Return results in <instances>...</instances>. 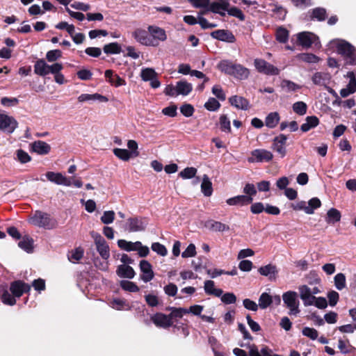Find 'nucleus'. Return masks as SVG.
I'll return each mask as SVG.
<instances>
[{"mask_svg":"<svg viewBox=\"0 0 356 356\" xmlns=\"http://www.w3.org/2000/svg\"><path fill=\"white\" fill-rule=\"evenodd\" d=\"M275 301L277 305L280 303V297L279 296H271L268 293H263L259 298V307L265 309L268 307L270 306L273 302Z\"/></svg>","mask_w":356,"mask_h":356,"instance_id":"obj_16","label":"nucleus"},{"mask_svg":"<svg viewBox=\"0 0 356 356\" xmlns=\"http://www.w3.org/2000/svg\"><path fill=\"white\" fill-rule=\"evenodd\" d=\"M317 37L310 32H302L298 35L300 44L305 47H309L315 42Z\"/></svg>","mask_w":356,"mask_h":356,"instance_id":"obj_22","label":"nucleus"},{"mask_svg":"<svg viewBox=\"0 0 356 356\" xmlns=\"http://www.w3.org/2000/svg\"><path fill=\"white\" fill-rule=\"evenodd\" d=\"M254 65L257 70L266 75H277L280 70L264 59L256 58Z\"/></svg>","mask_w":356,"mask_h":356,"instance_id":"obj_7","label":"nucleus"},{"mask_svg":"<svg viewBox=\"0 0 356 356\" xmlns=\"http://www.w3.org/2000/svg\"><path fill=\"white\" fill-rule=\"evenodd\" d=\"M211 36L213 38L218 39L219 40L222 41H229L233 42L234 40V35L225 30H217L211 33Z\"/></svg>","mask_w":356,"mask_h":356,"instance_id":"obj_29","label":"nucleus"},{"mask_svg":"<svg viewBox=\"0 0 356 356\" xmlns=\"http://www.w3.org/2000/svg\"><path fill=\"white\" fill-rule=\"evenodd\" d=\"M95 240L96 248L102 259L107 260L110 257L109 247L105 239L98 233L91 232Z\"/></svg>","mask_w":356,"mask_h":356,"instance_id":"obj_6","label":"nucleus"},{"mask_svg":"<svg viewBox=\"0 0 356 356\" xmlns=\"http://www.w3.org/2000/svg\"><path fill=\"white\" fill-rule=\"evenodd\" d=\"M29 221L35 226L46 229H52L55 225V221L50 218L49 214L40 211H35Z\"/></svg>","mask_w":356,"mask_h":356,"instance_id":"obj_4","label":"nucleus"},{"mask_svg":"<svg viewBox=\"0 0 356 356\" xmlns=\"http://www.w3.org/2000/svg\"><path fill=\"white\" fill-rule=\"evenodd\" d=\"M120 286L125 291L130 292H137L139 291L138 286L132 282L122 280L120 282Z\"/></svg>","mask_w":356,"mask_h":356,"instance_id":"obj_47","label":"nucleus"},{"mask_svg":"<svg viewBox=\"0 0 356 356\" xmlns=\"http://www.w3.org/2000/svg\"><path fill=\"white\" fill-rule=\"evenodd\" d=\"M204 226L206 228L213 232H225L229 230L228 225L213 220H207Z\"/></svg>","mask_w":356,"mask_h":356,"instance_id":"obj_23","label":"nucleus"},{"mask_svg":"<svg viewBox=\"0 0 356 356\" xmlns=\"http://www.w3.org/2000/svg\"><path fill=\"white\" fill-rule=\"evenodd\" d=\"M201 190L203 194L207 197H209L212 194V184L207 175L203 176L202 182L201 184Z\"/></svg>","mask_w":356,"mask_h":356,"instance_id":"obj_32","label":"nucleus"},{"mask_svg":"<svg viewBox=\"0 0 356 356\" xmlns=\"http://www.w3.org/2000/svg\"><path fill=\"white\" fill-rule=\"evenodd\" d=\"M117 275L120 277L131 279L135 275V272L132 267L128 265L122 264L118 267Z\"/></svg>","mask_w":356,"mask_h":356,"instance_id":"obj_24","label":"nucleus"},{"mask_svg":"<svg viewBox=\"0 0 356 356\" xmlns=\"http://www.w3.org/2000/svg\"><path fill=\"white\" fill-rule=\"evenodd\" d=\"M273 159V153L265 149H257L251 152V156L248 161L250 163L269 162Z\"/></svg>","mask_w":356,"mask_h":356,"instance_id":"obj_5","label":"nucleus"},{"mask_svg":"<svg viewBox=\"0 0 356 356\" xmlns=\"http://www.w3.org/2000/svg\"><path fill=\"white\" fill-rule=\"evenodd\" d=\"M227 13L229 15L234 16L235 17L238 18L241 21L245 20V15L242 13V11L236 7H228V10H227Z\"/></svg>","mask_w":356,"mask_h":356,"instance_id":"obj_55","label":"nucleus"},{"mask_svg":"<svg viewBox=\"0 0 356 356\" xmlns=\"http://www.w3.org/2000/svg\"><path fill=\"white\" fill-rule=\"evenodd\" d=\"M151 248L154 252H156L158 254L162 257H165L168 254L166 248L158 242L153 243Z\"/></svg>","mask_w":356,"mask_h":356,"instance_id":"obj_51","label":"nucleus"},{"mask_svg":"<svg viewBox=\"0 0 356 356\" xmlns=\"http://www.w3.org/2000/svg\"><path fill=\"white\" fill-rule=\"evenodd\" d=\"M33 241L31 238L25 236L19 242L18 245L19 248L24 250L27 252H30L32 251L33 249Z\"/></svg>","mask_w":356,"mask_h":356,"instance_id":"obj_37","label":"nucleus"},{"mask_svg":"<svg viewBox=\"0 0 356 356\" xmlns=\"http://www.w3.org/2000/svg\"><path fill=\"white\" fill-rule=\"evenodd\" d=\"M149 32L143 29H136L133 33L132 35L134 39L139 43L145 46H158V42H154L151 36L149 35Z\"/></svg>","mask_w":356,"mask_h":356,"instance_id":"obj_8","label":"nucleus"},{"mask_svg":"<svg viewBox=\"0 0 356 356\" xmlns=\"http://www.w3.org/2000/svg\"><path fill=\"white\" fill-rule=\"evenodd\" d=\"M243 193L245 196L252 197L257 194V190L254 184L248 183L243 188Z\"/></svg>","mask_w":356,"mask_h":356,"instance_id":"obj_59","label":"nucleus"},{"mask_svg":"<svg viewBox=\"0 0 356 356\" xmlns=\"http://www.w3.org/2000/svg\"><path fill=\"white\" fill-rule=\"evenodd\" d=\"M221 300L225 304H232L236 300V297L233 293H226L224 295L222 294Z\"/></svg>","mask_w":356,"mask_h":356,"instance_id":"obj_63","label":"nucleus"},{"mask_svg":"<svg viewBox=\"0 0 356 356\" xmlns=\"http://www.w3.org/2000/svg\"><path fill=\"white\" fill-rule=\"evenodd\" d=\"M197 169L193 167L186 168L179 172V176L183 179H191L195 176Z\"/></svg>","mask_w":356,"mask_h":356,"instance_id":"obj_49","label":"nucleus"},{"mask_svg":"<svg viewBox=\"0 0 356 356\" xmlns=\"http://www.w3.org/2000/svg\"><path fill=\"white\" fill-rule=\"evenodd\" d=\"M299 58L306 63H315L319 60V58L312 54H302L299 55Z\"/></svg>","mask_w":356,"mask_h":356,"instance_id":"obj_56","label":"nucleus"},{"mask_svg":"<svg viewBox=\"0 0 356 356\" xmlns=\"http://www.w3.org/2000/svg\"><path fill=\"white\" fill-rule=\"evenodd\" d=\"M220 129L222 131H225V132H228V133L231 132L230 121L226 115H222L220 116Z\"/></svg>","mask_w":356,"mask_h":356,"instance_id":"obj_52","label":"nucleus"},{"mask_svg":"<svg viewBox=\"0 0 356 356\" xmlns=\"http://www.w3.org/2000/svg\"><path fill=\"white\" fill-rule=\"evenodd\" d=\"M307 104L303 102H297L293 104V111L300 115H305L307 112Z\"/></svg>","mask_w":356,"mask_h":356,"instance_id":"obj_48","label":"nucleus"},{"mask_svg":"<svg viewBox=\"0 0 356 356\" xmlns=\"http://www.w3.org/2000/svg\"><path fill=\"white\" fill-rule=\"evenodd\" d=\"M104 51L107 54H120L121 52V47L117 42H112L104 45Z\"/></svg>","mask_w":356,"mask_h":356,"instance_id":"obj_44","label":"nucleus"},{"mask_svg":"<svg viewBox=\"0 0 356 356\" xmlns=\"http://www.w3.org/2000/svg\"><path fill=\"white\" fill-rule=\"evenodd\" d=\"M176 86L178 95H188L193 90L192 84L184 80L177 82Z\"/></svg>","mask_w":356,"mask_h":356,"instance_id":"obj_25","label":"nucleus"},{"mask_svg":"<svg viewBox=\"0 0 356 356\" xmlns=\"http://www.w3.org/2000/svg\"><path fill=\"white\" fill-rule=\"evenodd\" d=\"M15 119L6 114H0V130L9 134L13 133L17 127Z\"/></svg>","mask_w":356,"mask_h":356,"instance_id":"obj_9","label":"nucleus"},{"mask_svg":"<svg viewBox=\"0 0 356 356\" xmlns=\"http://www.w3.org/2000/svg\"><path fill=\"white\" fill-rule=\"evenodd\" d=\"M147 29L152 39L154 40V42H158V40L162 42L166 40L167 35L163 29L156 26H149Z\"/></svg>","mask_w":356,"mask_h":356,"instance_id":"obj_19","label":"nucleus"},{"mask_svg":"<svg viewBox=\"0 0 356 356\" xmlns=\"http://www.w3.org/2000/svg\"><path fill=\"white\" fill-rule=\"evenodd\" d=\"M196 250L194 244L191 243L186 249L182 252L181 256L184 258L192 257L195 256Z\"/></svg>","mask_w":356,"mask_h":356,"instance_id":"obj_61","label":"nucleus"},{"mask_svg":"<svg viewBox=\"0 0 356 356\" xmlns=\"http://www.w3.org/2000/svg\"><path fill=\"white\" fill-rule=\"evenodd\" d=\"M140 76L143 81H148L156 77L157 74L154 69L147 67L142 70Z\"/></svg>","mask_w":356,"mask_h":356,"instance_id":"obj_40","label":"nucleus"},{"mask_svg":"<svg viewBox=\"0 0 356 356\" xmlns=\"http://www.w3.org/2000/svg\"><path fill=\"white\" fill-rule=\"evenodd\" d=\"M321 206V202L318 197H313L308 202L307 213L313 214L316 209Z\"/></svg>","mask_w":356,"mask_h":356,"instance_id":"obj_42","label":"nucleus"},{"mask_svg":"<svg viewBox=\"0 0 356 356\" xmlns=\"http://www.w3.org/2000/svg\"><path fill=\"white\" fill-rule=\"evenodd\" d=\"M113 154L120 159L127 161L131 157H134L132 154L126 149L115 148L113 149Z\"/></svg>","mask_w":356,"mask_h":356,"instance_id":"obj_36","label":"nucleus"},{"mask_svg":"<svg viewBox=\"0 0 356 356\" xmlns=\"http://www.w3.org/2000/svg\"><path fill=\"white\" fill-rule=\"evenodd\" d=\"M330 44L337 48V51L341 55L347 65L356 64V49L351 44L343 40H333Z\"/></svg>","mask_w":356,"mask_h":356,"instance_id":"obj_1","label":"nucleus"},{"mask_svg":"<svg viewBox=\"0 0 356 356\" xmlns=\"http://www.w3.org/2000/svg\"><path fill=\"white\" fill-rule=\"evenodd\" d=\"M252 201L253 197L240 195L227 199L226 202L229 206L243 207L251 204Z\"/></svg>","mask_w":356,"mask_h":356,"instance_id":"obj_17","label":"nucleus"},{"mask_svg":"<svg viewBox=\"0 0 356 356\" xmlns=\"http://www.w3.org/2000/svg\"><path fill=\"white\" fill-rule=\"evenodd\" d=\"M34 72L41 76L48 74V64L44 59L38 60L34 65Z\"/></svg>","mask_w":356,"mask_h":356,"instance_id":"obj_27","label":"nucleus"},{"mask_svg":"<svg viewBox=\"0 0 356 356\" xmlns=\"http://www.w3.org/2000/svg\"><path fill=\"white\" fill-rule=\"evenodd\" d=\"M276 39L280 42H286L289 39V31L283 27L278 28L276 31Z\"/></svg>","mask_w":356,"mask_h":356,"instance_id":"obj_43","label":"nucleus"},{"mask_svg":"<svg viewBox=\"0 0 356 356\" xmlns=\"http://www.w3.org/2000/svg\"><path fill=\"white\" fill-rule=\"evenodd\" d=\"M340 219L341 213L337 209L332 208L328 210L326 217V222L327 223L334 224L335 222H339Z\"/></svg>","mask_w":356,"mask_h":356,"instance_id":"obj_35","label":"nucleus"},{"mask_svg":"<svg viewBox=\"0 0 356 356\" xmlns=\"http://www.w3.org/2000/svg\"><path fill=\"white\" fill-rule=\"evenodd\" d=\"M218 67L221 72L240 80L246 79L250 75V71L248 68L231 61L222 60L218 64Z\"/></svg>","mask_w":356,"mask_h":356,"instance_id":"obj_2","label":"nucleus"},{"mask_svg":"<svg viewBox=\"0 0 356 356\" xmlns=\"http://www.w3.org/2000/svg\"><path fill=\"white\" fill-rule=\"evenodd\" d=\"M115 218V212L113 211H104L102 216L101 217V220L104 224H111L113 222Z\"/></svg>","mask_w":356,"mask_h":356,"instance_id":"obj_54","label":"nucleus"},{"mask_svg":"<svg viewBox=\"0 0 356 356\" xmlns=\"http://www.w3.org/2000/svg\"><path fill=\"white\" fill-rule=\"evenodd\" d=\"M163 291L165 293L169 296H175L177 293L178 289L175 284L170 283L163 287Z\"/></svg>","mask_w":356,"mask_h":356,"instance_id":"obj_58","label":"nucleus"},{"mask_svg":"<svg viewBox=\"0 0 356 356\" xmlns=\"http://www.w3.org/2000/svg\"><path fill=\"white\" fill-rule=\"evenodd\" d=\"M281 87L286 92H293L300 88L296 83L289 80H283L281 83Z\"/></svg>","mask_w":356,"mask_h":356,"instance_id":"obj_46","label":"nucleus"},{"mask_svg":"<svg viewBox=\"0 0 356 356\" xmlns=\"http://www.w3.org/2000/svg\"><path fill=\"white\" fill-rule=\"evenodd\" d=\"M259 273L264 276H271L277 273V268L275 266L272 264H268L264 266H261L258 270Z\"/></svg>","mask_w":356,"mask_h":356,"instance_id":"obj_38","label":"nucleus"},{"mask_svg":"<svg viewBox=\"0 0 356 356\" xmlns=\"http://www.w3.org/2000/svg\"><path fill=\"white\" fill-rule=\"evenodd\" d=\"M138 242L139 241L131 242L124 239H120L118 241V245L120 248L127 252L136 251V249L138 248L137 246L140 245Z\"/></svg>","mask_w":356,"mask_h":356,"instance_id":"obj_31","label":"nucleus"},{"mask_svg":"<svg viewBox=\"0 0 356 356\" xmlns=\"http://www.w3.org/2000/svg\"><path fill=\"white\" fill-rule=\"evenodd\" d=\"M230 104L238 109L247 111L250 108V103L245 98L234 95L229 98Z\"/></svg>","mask_w":356,"mask_h":356,"instance_id":"obj_21","label":"nucleus"},{"mask_svg":"<svg viewBox=\"0 0 356 356\" xmlns=\"http://www.w3.org/2000/svg\"><path fill=\"white\" fill-rule=\"evenodd\" d=\"M1 298L4 304L14 305L16 303V300L8 293V291H5L3 292Z\"/></svg>","mask_w":356,"mask_h":356,"instance_id":"obj_64","label":"nucleus"},{"mask_svg":"<svg viewBox=\"0 0 356 356\" xmlns=\"http://www.w3.org/2000/svg\"><path fill=\"white\" fill-rule=\"evenodd\" d=\"M280 121V115L277 112L269 113L265 120V124L268 128H274Z\"/></svg>","mask_w":356,"mask_h":356,"instance_id":"obj_34","label":"nucleus"},{"mask_svg":"<svg viewBox=\"0 0 356 356\" xmlns=\"http://www.w3.org/2000/svg\"><path fill=\"white\" fill-rule=\"evenodd\" d=\"M180 111L186 117H191L194 113V108L192 105L186 104L181 106Z\"/></svg>","mask_w":356,"mask_h":356,"instance_id":"obj_62","label":"nucleus"},{"mask_svg":"<svg viewBox=\"0 0 356 356\" xmlns=\"http://www.w3.org/2000/svg\"><path fill=\"white\" fill-rule=\"evenodd\" d=\"M229 3L228 0H215L213 2L210 3L209 7L207 10L202 12V14H206L207 11L210 10L213 13H220V10H228Z\"/></svg>","mask_w":356,"mask_h":356,"instance_id":"obj_20","label":"nucleus"},{"mask_svg":"<svg viewBox=\"0 0 356 356\" xmlns=\"http://www.w3.org/2000/svg\"><path fill=\"white\" fill-rule=\"evenodd\" d=\"M326 17V10L323 8H316L312 10V19L323 21Z\"/></svg>","mask_w":356,"mask_h":356,"instance_id":"obj_41","label":"nucleus"},{"mask_svg":"<svg viewBox=\"0 0 356 356\" xmlns=\"http://www.w3.org/2000/svg\"><path fill=\"white\" fill-rule=\"evenodd\" d=\"M300 297L305 306H310L314 304L316 297L312 295V289L307 285H301L298 288Z\"/></svg>","mask_w":356,"mask_h":356,"instance_id":"obj_13","label":"nucleus"},{"mask_svg":"<svg viewBox=\"0 0 356 356\" xmlns=\"http://www.w3.org/2000/svg\"><path fill=\"white\" fill-rule=\"evenodd\" d=\"M62 52L59 49L49 51L46 54V58L49 62H54L61 58Z\"/></svg>","mask_w":356,"mask_h":356,"instance_id":"obj_50","label":"nucleus"},{"mask_svg":"<svg viewBox=\"0 0 356 356\" xmlns=\"http://www.w3.org/2000/svg\"><path fill=\"white\" fill-rule=\"evenodd\" d=\"M47 179L58 185H64L70 186L72 185V181L70 179L67 178L60 172H47L46 174Z\"/></svg>","mask_w":356,"mask_h":356,"instance_id":"obj_14","label":"nucleus"},{"mask_svg":"<svg viewBox=\"0 0 356 356\" xmlns=\"http://www.w3.org/2000/svg\"><path fill=\"white\" fill-rule=\"evenodd\" d=\"M83 255V250L81 248H76L72 250L71 254L69 255V259L71 261H76L80 260Z\"/></svg>","mask_w":356,"mask_h":356,"instance_id":"obj_57","label":"nucleus"},{"mask_svg":"<svg viewBox=\"0 0 356 356\" xmlns=\"http://www.w3.org/2000/svg\"><path fill=\"white\" fill-rule=\"evenodd\" d=\"M146 220L139 217L129 218L126 222V229L129 232L143 231L146 228Z\"/></svg>","mask_w":356,"mask_h":356,"instance_id":"obj_10","label":"nucleus"},{"mask_svg":"<svg viewBox=\"0 0 356 356\" xmlns=\"http://www.w3.org/2000/svg\"><path fill=\"white\" fill-rule=\"evenodd\" d=\"M282 299L286 307L289 309V314L297 316L300 313L298 294L295 291H289L282 295Z\"/></svg>","mask_w":356,"mask_h":356,"instance_id":"obj_3","label":"nucleus"},{"mask_svg":"<svg viewBox=\"0 0 356 356\" xmlns=\"http://www.w3.org/2000/svg\"><path fill=\"white\" fill-rule=\"evenodd\" d=\"M150 318L156 326L162 328H168L173 324L168 315L160 312L152 315Z\"/></svg>","mask_w":356,"mask_h":356,"instance_id":"obj_12","label":"nucleus"},{"mask_svg":"<svg viewBox=\"0 0 356 356\" xmlns=\"http://www.w3.org/2000/svg\"><path fill=\"white\" fill-rule=\"evenodd\" d=\"M30 289L31 286L22 281L13 282L10 285L12 293L17 298H19L24 293L28 292Z\"/></svg>","mask_w":356,"mask_h":356,"instance_id":"obj_18","label":"nucleus"},{"mask_svg":"<svg viewBox=\"0 0 356 356\" xmlns=\"http://www.w3.org/2000/svg\"><path fill=\"white\" fill-rule=\"evenodd\" d=\"M319 124V120L316 116H308L305 119V122L303 123L300 129L303 132H307L309 131L311 129H313L318 126Z\"/></svg>","mask_w":356,"mask_h":356,"instance_id":"obj_28","label":"nucleus"},{"mask_svg":"<svg viewBox=\"0 0 356 356\" xmlns=\"http://www.w3.org/2000/svg\"><path fill=\"white\" fill-rule=\"evenodd\" d=\"M171 313L168 315L170 319L172 321L173 318H181L184 314H188V311L186 309L181 307H170Z\"/></svg>","mask_w":356,"mask_h":356,"instance_id":"obj_39","label":"nucleus"},{"mask_svg":"<svg viewBox=\"0 0 356 356\" xmlns=\"http://www.w3.org/2000/svg\"><path fill=\"white\" fill-rule=\"evenodd\" d=\"M204 290L207 293L216 297H220L223 293L222 289L215 288L214 282L212 280H207L204 282Z\"/></svg>","mask_w":356,"mask_h":356,"instance_id":"obj_30","label":"nucleus"},{"mask_svg":"<svg viewBox=\"0 0 356 356\" xmlns=\"http://www.w3.org/2000/svg\"><path fill=\"white\" fill-rule=\"evenodd\" d=\"M16 154L17 159L22 163H25L31 161V156L27 152L22 149H18Z\"/></svg>","mask_w":356,"mask_h":356,"instance_id":"obj_60","label":"nucleus"},{"mask_svg":"<svg viewBox=\"0 0 356 356\" xmlns=\"http://www.w3.org/2000/svg\"><path fill=\"white\" fill-rule=\"evenodd\" d=\"M220 106V104L215 98H209L204 104V107L211 111H215L218 110Z\"/></svg>","mask_w":356,"mask_h":356,"instance_id":"obj_53","label":"nucleus"},{"mask_svg":"<svg viewBox=\"0 0 356 356\" xmlns=\"http://www.w3.org/2000/svg\"><path fill=\"white\" fill-rule=\"evenodd\" d=\"M330 76L323 72H316L312 78L313 83L316 85L324 86L329 81Z\"/></svg>","mask_w":356,"mask_h":356,"instance_id":"obj_33","label":"nucleus"},{"mask_svg":"<svg viewBox=\"0 0 356 356\" xmlns=\"http://www.w3.org/2000/svg\"><path fill=\"white\" fill-rule=\"evenodd\" d=\"M334 284L338 290H342L346 287V277L344 274L340 273L337 274L334 278Z\"/></svg>","mask_w":356,"mask_h":356,"instance_id":"obj_45","label":"nucleus"},{"mask_svg":"<svg viewBox=\"0 0 356 356\" xmlns=\"http://www.w3.org/2000/svg\"><path fill=\"white\" fill-rule=\"evenodd\" d=\"M140 269L143 273L140 277L145 282H148L154 278V274L152 268V265L148 261H140Z\"/></svg>","mask_w":356,"mask_h":356,"instance_id":"obj_15","label":"nucleus"},{"mask_svg":"<svg viewBox=\"0 0 356 356\" xmlns=\"http://www.w3.org/2000/svg\"><path fill=\"white\" fill-rule=\"evenodd\" d=\"M33 152L39 154H46L50 151V146L47 143L41 140L35 141L31 144Z\"/></svg>","mask_w":356,"mask_h":356,"instance_id":"obj_26","label":"nucleus"},{"mask_svg":"<svg viewBox=\"0 0 356 356\" xmlns=\"http://www.w3.org/2000/svg\"><path fill=\"white\" fill-rule=\"evenodd\" d=\"M287 138L284 134H280L273 139L272 149L277 152L282 158L286 154V143Z\"/></svg>","mask_w":356,"mask_h":356,"instance_id":"obj_11","label":"nucleus"}]
</instances>
